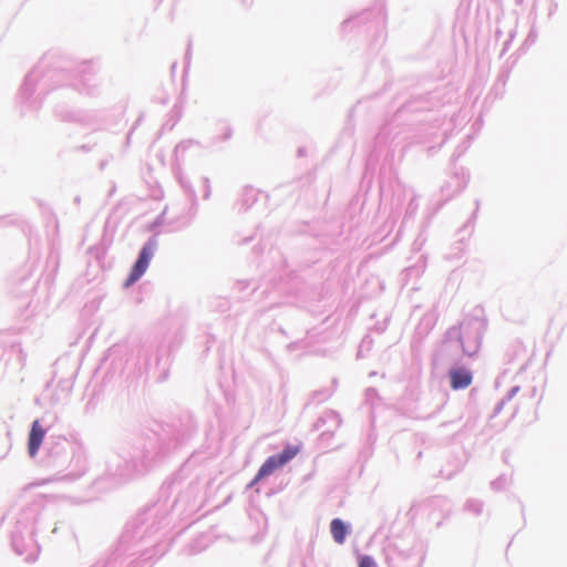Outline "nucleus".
<instances>
[{
  "mask_svg": "<svg viewBox=\"0 0 567 567\" xmlns=\"http://www.w3.org/2000/svg\"><path fill=\"white\" fill-rule=\"evenodd\" d=\"M330 532L336 543L343 544L348 533V527L341 519L334 518L330 524Z\"/></svg>",
  "mask_w": 567,
  "mask_h": 567,
  "instance_id": "5",
  "label": "nucleus"
},
{
  "mask_svg": "<svg viewBox=\"0 0 567 567\" xmlns=\"http://www.w3.org/2000/svg\"><path fill=\"white\" fill-rule=\"evenodd\" d=\"M450 379L452 389H465L472 383V373L465 369H454L450 372Z\"/></svg>",
  "mask_w": 567,
  "mask_h": 567,
  "instance_id": "4",
  "label": "nucleus"
},
{
  "mask_svg": "<svg viewBox=\"0 0 567 567\" xmlns=\"http://www.w3.org/2000/svg\"><path fill=\"white\" fill-rule=\"evenodd\" d=\"M153 250H154V245H152V244L145 245L142 248L140 256H138L135 265L133 266V268L130 272V276L127 277V279L124 284L125 287L132 286L135 281H137L144 275V272L147 270L150 261L153 257Z\"/></svg>",
  "mask_w": 567,
  "mask_h": 567,
  "instance_id": "2",
  "label": "nucleus"
},
{
  "mask_svg": "<svg viewBox=\"0 0 567 567\" xmlns=\"http://www.w3.org/2000/svg\"><path fill=\"white\" fill-rule=\"evenodd\" d=\"M463 350H464V352H465L466 354H468V355H471L472 353H474V352L476 351V349H475V348L473 349V351H468V350H466L465 348H464Z\"/></svg>",
  "mask_w": 567,
  "mask_h": 567,
  "instance_id": "7",
  "label": "nucleus"
},
{
  "mask_svg": "<svg viewBox=\"0 0 567 567\" xmlns=\"http://www.w3.org/2000/svg\"><path fill=\"white\" fill-rule=\"evenodd\" d=\"M359 567H375V563L371 557L363 556L360 559Z\"/></svg>",
  "mask_w": 567,
  "mask_h": 567,
  "instance_id": "6",
  "label": "nucleus"
},
{
  "mask_svg": "<svg viewBox=\"0 0 567 567\" xmlns=\"http://www.w3.org/2000/svg\"><path fill=\"white\" fill-rule=\"evenodd\" d=\"M299 453L298 446H287L280 454L269 456L260 466L255 481H260L264 477L272 474L277 468L282 467L286 463L292 460Z\"/></svg>",
  "mask_w": 567,
  "mask_h": 567,
  "instance_id": "1",
  "label": "nucleus"
},
{
  "mask_svg": "<svg viewBox=\"0 0 567 567\" xmlns=\"http://www.w3.org/2000/svg\"><path fill=\"white\" fill-rule=\"evenodd\" d=\"M44 436H45L44 429L40 424V421L35 420L32 423L31 431L29 433V442H28L29 454L31 456H34L38 453Z\"/></svg>",
  "mask_w": 567,
  "mask_h": 567,
  "instance_id": "3",
  "label": "nucleus"
}]
</instances>
